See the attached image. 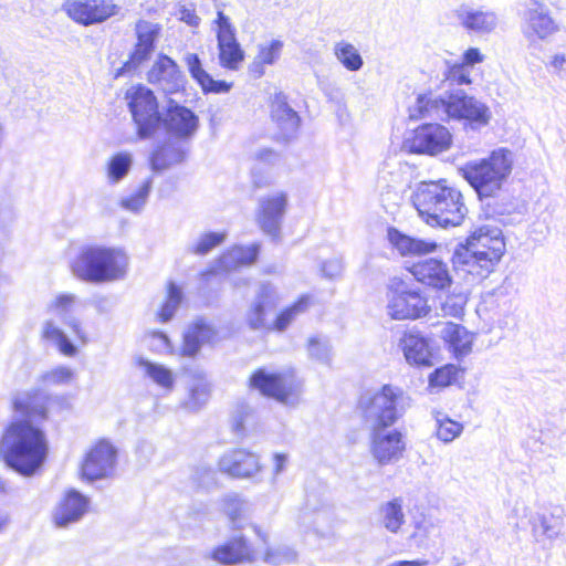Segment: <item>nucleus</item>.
Returning <instances> with one entry per match:
<instances>
[{
    "instance_id": "21",
    "label": "nucleus",
    "mask_w": 566,
    "mask_h": 566,
    "mask_svg": "<svg viewBox=\"0 0 566 566\" xmlns=\"http://www.w3.org/2000/svg\"><path fill=\"white\" fill-rule=\"evenodd\" d=\"M398 347L409 365L419 367L432 365V350L429 339L419 331H405L399 338Z\"/></svg>"
},
{
    "instance_id": "42",
    "label": "nucleus",
    "mask_w": 566,
    "mask_h": 566,
    "mask_svg": "<svg viewBox=\"0 0 566 566\" xmlns=\"http://www.w3.org/2000/svg\"><path fill=\"white\" fill-rule=\"evenodd\" d=\"M76 379L73 368L64 365L56 366L40 375L39 382L44 387L70 386Z\"/></svg>"
},
{
    "instance_id": "30",
    "label": "nucleus",
    "mask_w": 566,
    "mask_h": 566,
    "mask_svg": "<svg viewBox=\"0 0 566 566\" xmlns=\"http://www.w3.org/2000/svg\"><path fill=\"white\" fill-rule=\"evenodd\" d=\"M184 61L192 78L201 86L205 92L226 93L230 90V83H227L226 81L213 80L212 76L203 70L201 61L197 54L187 53L184 57Z\"/></svg>"
},
{
    "instance_id": "2",
    "label": "nucleus",
    "mask_w": 566,
    "mask_h": 566,
    "mask_svg": "<svg viewBox=\"0 0 566 566\" xmlns=\"http://www.w3.org/2000/svg\"><path fill=\"white\" fill-rule=\"evenodd\" d=\"M409 117L413 120L427 117L463 120L467 127L479 130L490 124L492 113L490 107L475 96L469 95L462 88H453L440 96L432 93L420 94L409 106Z\"/></svg>"
},
{
    "instance_id": "48",
    "label": "nucleus",
    "mask_w": 566,
    "mask_h": 566,
    "mask_svg": "<svg viewBox=\"0 0 566 566\" xmlns=\"http://www.w3.org/2000/svg\"><path fill=\"white\" fill-rule=\"evenodd\" d=\"M249 510V503L239 494L232 493L223 497V511L231 520L234 527H238L237 522L243 517Z\"/></svg>"
},
{
    "instance_id": "15",
    "label": "nucleus",
    "mask_w": 566,
    "mask_h": 566,
    "mask_svg": "<svg viewBox=\"0 0 566 566\" xmlns=\"http://www.w3.org/2000/svg\"><path fill=\"white\" fill-rule=\"evenodd\" d=\"M455 23L465 32L475 35L493 33L499 25V17L492 10L462 3L452 10Z\"/></svg>"
},
{
    "instance_id": "13",
    "label": "nucleus",
    "mask_w": 566,
    "mask_h": 566,
    "mask_svg": "<svg viewBox=\"0 0 566 566\" xmlns=\"http://www.w3.org/2000/svg\"><path fill=\"white\" fill-rule=\"evenodd\" d=\"M287 206L289 196L285 191H275L259 200L255 219L265 234L273 238L280 234Z\"/></svg>"
},
{
    "instance_id": "5",
    "label": "nucleus",
    "mask_w": 566,
    "mask_h": 566,
    "mask_svg": "<svg viewBox=\"0 0 566 566\" xmlns=\"http://www.w3.org/2000/svg\"><path fill=\"white\" fill-rule=\"evenodd\" d=\"M127 268L128 256L122 249L101 244L82 247L71 262L74 276L93 284L122 280Z\"/></svg>"
},
{
    "instance_id": "52",
    "label": "nucleus",
    "mask_w": 566,
    "mask_h": 566,
    "mask_svg": "<svg viewBox=\"0 0 566 566\" xmlns=\"http://www.w3.org/2000/svg\"><path fill=\"white\" fill-rule=\"evenodd\" d=\"M253 417V408L248 403L237 405L232 415V430L237 434H243L245 423Z\"/></svg>"
},
{
    "instance_id": "53",
    "label": "nucleus",
    "mask_w": 566,
    "mask_h": 566,
    "mask_svg": "<svg viewBox=\"0 0 566 566\" xmlns=\"http://www.w3.org/2000/svg\"><path fill=\"white\" fill-rule=\"evenodd\" d=\"M457 375V368L452 365H447L432 373L429 377V382L431 386L446 387L455 380Z\"/></svg>"
},
{
    "instance_id": "16",
    "label": "nucleus",
    "mask_w": 566,
    "mask_h": 566,
    "mask_svg": "<svg viewBox=\"0 0 566 566\" xmlns=\"http://www.w3.org/2000/svg\"><path fill=\"white\" fill-rule=\"evenodd\" d=\"M429 310L427 298L418 291L396 290L388 297L387 313L392 319H417Z\"/></svg>"
},
{
    "instance_id": "46",
    "label": "nucleus",
    "mask_w": 566,
    "mask_h": 566,
    "mask_svg": "<svg viewBox=\"0 0 566 566\" xmlns=\"http://www.w3.org/2000/svg\"><path fill=\"white\" fill-rule=\"evenodd\" d=\"M226 232H207L201 234L198 240L188 247V251L197 255H206L212 249L223 243Z\"/></svg>"
},
{
    "instance_id": "39",
    "label": "nucleus",
    "mask_w": 566,
    "mask_h": 566,
    "mask_svg": "<svg viewBox=\"0 0 566 566\" xmlns=\"http://www.w3.org/2000/svg\"><path fill=\"white\" fill-rule=\"evenodd\" d=\"M381 525L390 533H397L405 522L402 501L394 499L379 507Z\"/></svg>"
},
{
    "instance_id": "19",
    "label": "nucleus",
    "mask_w": 566,
    "mask_h": 566,
    "mask_svg": "<svg viewBox=\"0 0 566 566\" xmlns=\"http://www.w3.org/2000/svg\"><path fill=\"white\" fill-rule=\"evenodd\" d=\"M161 123L175 137L189 138L197 132L199 118L191 109L169 99Z\"/></svg>"
},
{
    "instance_id": "25",
    "label": "nucleus",
    "mask_w": 566,
    "mask_h": 566,
    "mask_svg": "<svg viewBox=\"0 0 566 566\" xmlns=\"http://www.w3.org/2000/svg\"><path fill=\"white\" fill-rule=\"evenodd\" d=\"M76 303L77 296L75 294L61 293L48 304V312L70 327L76 338L85 343V331L82 327L80 318L74 314Z\"/></svg>"
},
{
    "instance_id": "6",
    "label": "nucleus",
    "mask_w": 566,
    "mask_h": 566,
    "mask_svg": "<svg viewBox=\"0 0 566 566\" xmlns=\"http://www.w3.org/2000/svg\"><path fill=\"white\" fill-rule=\"evenodd\" d=\"M513 164V153L501 147L484 158L465 163L460 172L480 198H490L502 189L512 174Z\"/></svg>"
},
{
    "instance_id": "55",
    "label": "nucleus",
    "mask_w": 566,
    "mask_h": 566,
    "mask_svg": "<svg viewBox=\"0 0 566 566\" xmlns=\"http://www.w3.org/2000/svg\"><path fill=\"white\" fill-rule=\"evenodd\" d=\"M415 531L411 534V537L415 538L418 544H422L430 534L434 531V524L431 520L426 516H420L415 520Z\"/></svg>"
},
{
    "instance_id": "12",
    "label": "nucleus",
    "mask_w": 566,
    "mask_h": 566,
    "mask_svg": "<svg viewBox=\"0 0 566 566\" xmlns=\"http://www.w3.org/2000/svg\"><path fill=\"white\" fill-rule=\"evenodd\" d=\"M451 134L447 127L440 124H423L413 130L412 136L406 142L410 153L437 155L449 149Z\"/></svg>"
},
{
    "instance_id": "8",
    "label": "nucleus",
    "mask_w": 566,
    "mask_h": 566,
    "mask_svg": "<svg viewBox=\"0 0 566 566\" xmlns=\"http://www.w3.org/2000/svg\"><path fill=\"white\" fill-rule=\"evenodd\" d=\"M249 385L282 405L294 407L300 402L301 384L293 375L268 373L261 368L251 375Z\"/></svg>"
},
{
    "instance_id": "9",
    "label": "nucleus",
    "mask_w": 566,
    "mask_h": 566,
    "mask_svg": "<svg viewBox=\"0 0 566 566\" xmlns=\"http://www.w3.org/2000/svg\"><path fill=\"white\" fill-rule=\"evenodd\" d=\"M126 98L139 137L148 138L154 135L161 124L154 93L149 88L138 85L127 91Z\"/></svg>"
},
{
    "instance_id": "3",
    "label": "nucleus",
    "mask_w": 566,
    "mask_h": 566,
    "mask_svg": "<svg viewBox=\"0 0 566 566\" xmlns=\"http://www.w3.org/2000/svg\"><path fill=\"white\" fill-rule=\"evenodd\" d=\"M411 199L419 217L430 227H458L468 214L462 192L444 179L419 182Z\"/></svg>"
},
{
    "instance_id": "58",
    "label": "nucleus",
    "mask_w": 566,
    "mask_h": 566,
    "mask_svg": "<svg viewBox=\"0 0 566 566\" xmlns=\"http://www.w3.org/2000/svg\"><path fill=\"white\" fill-rule=\"evenodd\" d=\"M485 56L478 48H469L462 54L460 64L468 67L469 70L476 64H480L484 61Z\"/></svg>"
},
{
    "instance_id": "38",
    "label": "nucleus",
    "mask_w": 566,
    "mask_h": 566,
    "mask_svg": "<svg viewBox=\"0 0 566 566\" xmlns=\"http://www.w3.org/2000/svg\"><path fill=\"white\" fill-rule=\"evenodd\" d=\"M333 53L336 60L350 72L359 71L364 65L363 56L360 55L358 49L345 41H338L333 46Z\"/></svg>"
},
{
    "instance_id": "36",
    "label": "nucleus",
    "mask_w": 566,
    "mask_h": 566,
    "mask_svg": "<svg viewBox=\"0 0 566 566\" xmlns=\"http://www.w3.org/2000/svg\"><path fill=\"white\" fill-rule=\"evenodd\" d=\"M259 252V243L235 245L221 256L220 262L226 270H231L239 265H250L256 261Z\"/></svg>"
},
{
    "instance_id": "33",
    "label": "nucleus",
    "mask_w": 566,
    "mask_h": 566,
    "mask_svg": "<svg viewBox=\"0 0 566 566\" xmlns=\"http://www.w3.org/2000/svg\"><path fill=\"white\" fill-rule=\"evenodd\" d=\"M532 535L536 542L543 539L555 541L559 537L563 528V518L559 515L551 514L549 516L536 513L530 518Z\"/></svg>"
},
{
    "instance_id": "17",
    "label": "nucleus",
    "mask_w": 566,
    "mask_h": 566,
    "mask_svg": "<svg viewBox=\"0 0 566 566\" xmlns=\"http://www.w3.org/2000/svg\"><path fill=\"white\" fill-rule=\"evenodd\" d=\"M116 465V449L109 442L102 440L86 454L82 464V478L95 481L108 478Z\"/></svg>"
},
{
    "instance_id": "64",
    "label": "nucleus",
    "mask_w": 566,
    "mask_h": 566,
    "mask_svg": "<svg viewBox=\"0 0 566 566\" xmlns=\"http://www.w3.org/2000/svg\"><path fill=\"white\" fill-rule=\"evenodd\" d=\"M428 560L426 559H417V560H399L395 562L388 566H427Z\"/></svg>"
},
{
    "instance_id": "54",
    "label": "nucleus",
    "mask_w": 566,
    "mask_h": 566,
    "mask_svg": "<svg viewBox=\"0 0 566 566\" xmlns=\"http://www.w3.org/2000/svg\"><path fill=\"white\" fill-rule=\"evenodd\" d=\"M209 398V388L206 384H198L191 388L190 398L185 403L189 410L199 409Z\"/></svg>"
},
{
    "instance_id": "63",
    "label": "nucleus",
    "mask_w": 566,
    "mask_h": 566,
    "mask_svg": "<svg viewBox=\"0 0 566 566\" xmlns=\"http://www.w3.org/2000/svg\"><path fill=\"white\" fill-rule=\"evenodd\" d=\"M151 167L154 170L160 171L168 167V164L164 160V151L159 150L151 156Z\"/></svg>"
},
{
    "instance_id": "45",
    "label": "nucleus",
    "mask_w": 566,
    "mask_h": 566,
    "mask_svg": "<svg viewBox=\"0 0 566 566\" xmlns=\"http://www.w3.org/2000/svg\"><path fill=\"white\" fill-rule=\"evenodd\" d=\"M307 353L312 359L329 365L332 360V346L326 337L313 336L307 342Z\"/></svg>"
},
{
    "instance_id": "40",
    "label": "nucleus",
    "mask_w": 566,
    "mask_h": 566,
    "mask_svg": "<svg viewBox=\"0 0 566 566\" xmlns=\"http://www.w3.org/2000/svg\"><path fill=\"white\" fill-rule=\"evenodd\" d=\"M138 366L143 369L145 376L150 378L153 382L159 387L171 390L175 384V377L170 369L166 366L153 363L144 358L138 359Z\"/></svg>"
},
{
    "instance_id": "24",
    "label": "nucleus",
    "mask_w": 566,
    "mask_h": 566,
    "mask_svg": "<svg viewBox=\"0 0 566 566\" xmlns=\"http://www.w3.org/2000/svg\"><path fill=\"white\" fill-rule=\"evenodd\" d=\"M88 499L78 491L71 489L57 503L53 520L56 526L67 527L78 522L87 512Z\"/></svg>"
},
{
    "instance_id": "7",
    "label": "nucleus",
    "mask_w": 566,
    "mask_h": 566,
    "mask_svg": "<svg viewBox=\"0 0 566 566\" xmlns=\"http://www.w3.org/2000/svg\"><path fill=\"white\" fill-rule=\"evenodd\" d=\"M403 398L400 388L385 385L376 392L361 396L359 407L369 429L389 428L400 417L399 405Z\"/></svg>"
},
{
    "instance_id": "49",
    "label": "nucleus",
    "mask_w": 566,
    "mask_h": 566,
    "mask_svg": "<svg viewBox=\"0 0 566 566\" xmlns=\"http://www.w3.org/2000/svg\"><path fill=\"white\" fill-rule=\"evenodd\" d=\"M467 301L468 298L464 293L452 292L441 302L440 310L443 316L461 317L464 313Z\"/></svg>"
},
{
    "instance_id": "4",
    "label": "nucleus",
    "mask_w": 566,
    "mask_h": 566,
    "mask_svg": "<svg viewBox=\"0 0 566 566\" xmlns=\"http://www.w3.org/2000/svg\"><path fill=\"white\" fill-rule=\"evenodd\" d=\"M505 252V242L502 230L497 227L484 224L476 229L453 252L454 266L476 276L488 277L495 269Z\"/></svg>"
},
{
    "instance_id": "59",
    "label": "nucleus",
    "mask_w": 566,
    "mask_h": 566,
    "mask_svg": "<svg viewBox=\"0 0 566 566\" xmlns=\"http://www.w3.org/2000/svg\"><path fill=\"white\" fill-rule=\"evenodd\" d=\"M151 346L159 353H167L171 348L169 338L161 332H154L151 334Z\"/></svg>"
},
{
    "instance_id": "32",
    "label": "nucleus",
    "mask_w": 566,
    "mask_h": 566,
    "mask_svg": "<svg viewBox=\"0 0 566 566\" xmlns=\"http://www.w3.org/2000/svg\"><path fill=\"white\" fill-rule=\"evenodd\" d=\"M276 301L277 297L274 287L269 283L261 284L256 301L248 314V323L251 328L260 329L265 327V308L274 307Z\"/></svg>"
},
{
    "instance_id": "10",
    "label": "nucleus",
    "mask_w": 566,
    "mask_h": 566,
    "mask_svg": "<svg viewBox=\"0 0 566 566\" xmlns=\"http://www.w3.org/2000/svg\"><path fill=\"white\" fill-rule=\"evenodd\" d=\"M406 451L403 434L397 429H369V452L379 467L400 461Z\"/></svg>"
},
{
    "instance_id": "62",
    "label": "nucleus",
    "mask_w": 566,
    "mask_h": 566,
    "mask_svg": "<svg viewBox=\"0 0 566 566\" xmlns=\"http://www.w3.org/2000/svg\"><path fill=\"white\" fill-rule=\"evenodd\" d=\"M273 460H274L273 473H274V475H279L285 469V465H286V462H287V455L284 454V453H275L273 455Z\"/></svg>"
},
{
    "instance_id": "43",
    "label": "nucleus",
    "mask_w": 566,
    "mask_h": 566,
    "mask_svg": "<svg viewBox=\"0 0 566 566\" xmlns=\"http://www.w3.org/2000/svg\"><path fill=\"white\" fill-rule=\"evenodd\" d=\"M312 305V296L308 294L302 295L293 305L285 308L277 316L274 323L275 329L283 332L297 316L305 313Z\"/></svg>"
},
{
    "instance_id": "29",
    "label": "nucleus",
    "mask_w": 566,
    "mask_h": 566,
    "mask_svg": "<svg viewBox=\"0 0 566 566\" xmlns=\"http://www.w3.org/2000/svg\"><path fill=\"white\" fill-rule=\"evenodd\" d=\"M388 240L405 256L428 254L437 248L433 241L412 238L394 228L388 229Z\"/></svg>"
},
{
    "instance_id": "34",
    "label": "nucleus",
    "mask_w": 566,
    "mask_h": 566,
    "mask_svg": "<svg viewBox=\"0 0 566 566\" xmlns=\"http://www.w3.org/2000/svg\"><path fill=\"white\" fill-rule=\"evenodd\" d=\"M41 338L56 347L64 356L73 357L77 353L75 345L69 339L53 317L48 318L42 323Z\"/></svg>"
},
{
    "instance_id": "35",
    "label": "nucleus",
    "mask_w": 566,
    "mask_h": 566,
    "mask_svg": "<svg viewBox=\"0 0 566 566\" xmlns=\"http://www.w3.org/2000/svg\"><path fill=\"white\" fill-rule=\"evenodd\" d=\"M214 335L216 333L210 325L201 321L196 322L188 327L184 335L181 354L184 356L193 357L199 352L201 345L212 340Z\"/></svg>"
},
{
    "instance_id": "61",
    "label": "nucleus",
    "mask_w": 566,
    "mask_h": 566,
    "mask_svg": "<svg viewBox=\"0 0 566 566\" xmlns=\"http://www.w3.org/2000/svg\"><path fill=\"white\" fill-rule=\"evenodd\" d=\"M254 158L260 163L274 165L275 163L279 161L280 156L272 149L262 148L254 154Z\"/></svg>"
},
{
    "instance_id": "60",
    "label": "nucleus",
    "mask_w": 566,
    "mask_h": 566,
    "mask_svg": "<svg viewBox=\"0 0 566 566\" xmlns=\"http://www.w3.org/2000/svg\"><path fill=\"white\" fill-rule=\"evenodd\" d=\"M180 20L187 23L190 27L199 25L200 18L196 14V11L192 7L182 6L179 10Z\"/></svg>"
},
{
    "instance_id": "26",
    "label": "nucleus",
    "mask_w": 566,
    "mask_h": 566,
    "mask_svg": "<svg viewBox=\"0 0 566 566\" xmlns=\"http://www.w3.org/2000/svg\"><path fill=\"white\" fill-rule=\"evenodd\" d=\"M210 557L221 565L230 566L252 562L254 553L247 539L243 536H238L216 547Z\"/></svg>"
},
{
    "instance_id": "37",
    "label": "nucleus",
    "mask_w": 566,
    "mask_h": 566,
    "mask_svg": "<svg viewBox=\"0 0 566 566\" xmlns=\"http://www.w3.org/2000/svg\"><path fill=\"white\" fill-rule=\"evenodd\" d=\"M133 166V155L119 151L113 155L106 164V180L111 186L118 185L125 179Z\"/></svg>"
},
{
    "instance_id": "28",
    "label": "nucleus",
    "mask_w": 566,
    "mask_h": 566,
    "mask_svg": "<svg viewBox=\"0 0 566 566\" xmlns=\"http://www.w3.org/2000/svg\"><path fill=\"white\" fill-rule=\"evenodd\" d=\"M271 117L285 138H290L298 129L300 117L297 113L289 106L286 97L282 93L276 94L271 103Z\"/></svg>"
},
{
    "instance_id": "20",
    "label": "nucleus",
    "mask_w": 566,
    "mask_h": 566,
    "mask_svg": "<svg viewBox=\"0 0 566 566\" xmlns=\"http://www.w3.org/2000/svg\"><path fill=\"white\" fill-rule=\"evenodd\" d=\"M148 82L158 85L166 93H175L184 87V75L177 63L160 54L147 74Z\"/></svg>"
},
{
    "instance_id": "57",
    "label": "nucleus",
    "mask_w": 566,
    "mask_h": 566,
    "mask_svg": "<svg viewBox=\"0 0 566 566\" xmlns=\"http://www.w3.org/2000/svg\"><path fill=\"white\" fill-rule=\"evenodd\" d=\"M343 269V260L340 258H333L322 264L321 271L325 277L336 279L342 275Z\"/></svg>"
},
{
    "instance_id": "41",
    "label": "nucleus",
    "mask_w": 566,
    "mask_h": 566,
    "mask_svg": "<svg viewBox=\"0 0 566 566\" xmlns=\"http://www.w3.org/2000/svg\"><path fill=\"white\" fill-rule=\"evenodd\" d=\"M436 437L443 443H450L461 436L464 427L462 423L452 420L448 415L434 411Z\"/></svg>"
},
{
    "instance_id": "23",
    "label": "nucleus",
    "mask_w": 566,
    "mask_h": 566,
    "mask_svg": "<svg viewBox=\"0 0 566 566\" xmlns=\"http://www.w3.org/2000/svg\"><path fill=\"white\" fill-rule=\"evenodd\" d=\"M220 470L234 478H251L261 471L259 457L245 449L224 453L219 461Z\"/></svg>"
},
{
    "instance_id": "22",
    "label": "nucleus",
    "mask_w": 566,
    "mask_h": 566,
    "mask_svg": "<svg viewBox=\"0 0 566 566\" xmlns=\"http://www.w3.org/2000/svg\"><path fill=\"white\" fill-rule=\"evenodd\" d=\"M411 273L423 285L444 291L452 285L449 266L437 259H428L412 265Z\"/></svg>"
},
{
    "instance_id": "51",
    "label": "nucleus",
    "mask_w": 566,
    "mask_h": 566,
    "mask_svg": "<svg viewBox=\"0 0 566 566\" xmlns=\"http://www.w3.org/2000/svg\"><path fill=\"white\" fill-rule=\"evenodd\" d=\"M446 81L451 85H470L472 83L471 80V71L460 64L459 62L453 63L448 66V70L444 73Z\"/></svg>"
},
{
    "instance_id": "47",
    "label": "nucleus",
    "mask_w": 566,
    "mask_h": 566,
    "mask_svg": "<svg viewBox=\"0 0 566 566\" xmlns=\"http://www.w3.org/2000/svg\"><path fill=\"white\" fill-rule=\"evenodd\" d=\"M181 300V290L176 284L170 283L168 286L167 297L158 312V318L161 323H166L174 317Z\"/></svg>"
},
{
    "instance_id": "31",
    "label": "nucleus",
    "mask_w": 566,
    "mask_h": 566,
    "mask_svg": "<svg viewBox=\"0 0 566 566\" xmlns=\"http://www.w3.org/2000/svg\"><path fill=\"white\" fill-rule=\"evenodd\" d=\"M441 337L457 358L464 357L472 350L473 335L461 325L446 324L441 331Z\"/></svg>"
},
{
    "instance_id": "1",
    "label": "nucleus",
    "mask_w": 566,
    "mask_h": 566,
    "mask_svg": "<svg viewBox=\"0 0 566 566\" xmlns=\"http://www.w3.org/2000/svg\"><path fill=\"white\" fill-rule=\"evenodd\" d=\"M14 409L28 417L12 421L0 439V452L4 463L23 476H32L43 465L49 443L42 429L32 419H45L48 409L41 395L23 392L15 396Z\"/></svg>"
},
{
    "instance_id": "27",
    "label": "nucleus",
    "mask_w": 566,
    "mask_h": 566,
    "mask_svg": "<svg viewBox=\"0 0 566 566\" xmlns=\"http://www.w3.org/2000/svg\"><path fill=\"white\" fill-rule=\"evenodd\" d=\"M558 30L557 24L543 4L534 3L525 12L524 34L545 40Z\"/></svg>"
},
{
    "instance_id": "44",
    "label": "nucleus",
    "mask_w": 566,
    "mask_h": 566,
    "mask_svg": "<svg viewBox=\"0 0 566 566\" xmlns=\"http://www.w3.org/2000/svg\"><path fill=\"white\" fill-rule=\"evenodd\" d=\"M153 180L150 178L143 181L135 193L124 197L119 201V206L130 212H139L145 207L151 190Z\"/></svg>"
},
{
    "instance_id": "11",
    "label": "nucleus",
    "mask_w": 566,
    "mask_h": 566,
    "mask_svg": "<svg viewBox=\"0 0 566 566\" xmlns=\"http://www.w3.org/2000/svg\"><path fill=\"white\" fill-rule=\"evenodd\" d=\"M161 27L158 23L139 20L135 25L136 43L128 61L117 71L116 76L132 73L144 62L148 61L155 50V43L160 35Z\"/></svg>"
},
{
    "instance_id": "50",
    "label": "nucleus",
    "mask_w": 566,
    "mask_h": 566,
    "mask_svg": "<svg viewBox=\"0 0 566 566\" xmlns=\"http://www.w3.org/2000/svg\"><path fill=\"white\" fill-rule=\"evenodd\" d=\"M282 45V42L279 40H273L269 44L259 45V53L253 61V69L259 67L260 64H273L280 56Z\"/></svg>"
},
{
    "instance_id": "14",
    "label": "nucleus",
    "mask_w": 566,
    "mask_h": 566,
    "mask_svg": "<svg viewBox=\"0 0 566 566\" xmlns=\"http://www.w3.org/2000/svg\"><path fill=\"white\" fill-rule=\"evenodd\" d=\"M119 9L113 0H69L64 4L67 15L83 25L102 23L116 15Z\"/></svg>"
},
{
    "instance_id": "56",
    "label": "nucleus",
    "mask_w": 566,
    "mask_h": 566,
    "mask_svg": "<svg viewBox=\"0 0 566 566\" xmlns=\"http://www.w3.org/2000/svg\"><path fill=\"white\" fill-rule=\"evenodd\" d=\"M548 71L562 80H566V54L555 53L547 63Z\"/></svg>"
},
{
    "instance_id": "18",
    "label": "nucleus",
    "mask_w": 566,
    "mask_h": 566,
    "mask_svg": "<svg viewBox=\"0 0 566 566\" xmlns=\"http://www.w3.org/2000/svg\"><path fill=\"white\" fill-rule=\"evenodd\" d=\"M216 23L218 25L217 39L220 64L229 70H238L244 59V53L235 39L230 19L222 11H218Z\"/></svg>"
}]
</instances>
